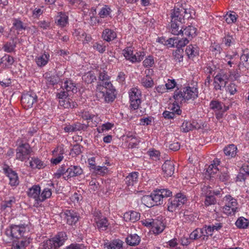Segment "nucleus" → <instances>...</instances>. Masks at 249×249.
Listing matches in <instances>:
<instances>
[{
	"mask_svg": "<svg viewBox=\"0 0 249 249\" xmlns=\"http://www.w3.org/2000/svg\"><path fill=\"white\" fill-rule=\"evenodd\" d=\"M191 16L187 9L182 7H175L171 12V33L173 35H178L180 25L184 22L185 18H188Z\"/></svg>",
	"mask_w": 249,
	"mask_h": 249,
	"instance_id": "nucleus-1",
	"label": "nucleus"
},
{
	"mask_svg": "<svg viewBox=\"0 0 249 249\" xmlns=\"http://www.w3.org/2000/svg\"><path fill=\"white\" fill-rule=\"evenodd\" d=\"M198 97V90L194 87H187L180 89H178L174 93L173 97L176 103H184L189 100L196 99Z\"/></svg>",
	"mask_w": 249,
	"mask_h": 249,
	"instance_id": "nucleus-2",
	"label": "nucleus"
},
{
	"mask_svg": "<svg viewBox=\"0 0 249 249\" xmlns=\"http://www.w3.org/2000/svg\"><path fill=\"white\" fill-rule=\"evenodd\" d=\"M115 89L113 88L111 82H106L102 86L100 85L97 86V95L103 98L106 102H112L116 98L115 94Z\"/></svg>",
	"mask_w": 249,
	"mask_h": 249,
	"instance_id": "nucleus-3",
	"label": "nucleus"
},
{
	"mask_svg": "<svg viewBox=\"0 0 249 249\" xmlns=\"http://www.w3.org/2000/svg\"><path fill=\"white\" fill-rule=\"evenodd\" d=\"M29 231L28 225L25 224L12 225L5 231L6 235L12 238H19L23 237Z\"/></svg>",
	"mask_w": 249,
	"mask_h": 249,
	"instance_id": "nucleus-4",
	"label": "nucleus"
},
{
	"mask_svg": "<svg viewBox=\"0 0 249 249\" xmlns=\"http://www.w3.org/2000/svg\"><path fill=\"white\" fill-rule=\"evenodd\" d=\"M225 205L222 208L223 213L227 215H232L238 211V203L236 199L231 196H226L223 199Z\"/></svg>",
	"mask_w": 249,
	"mask_h": 249,
	"instance_id": "nucleus-5",
	"label": "nucleus"
},
{
	"mask_svg": "<svg viewBox=\"0 0 249 249\" xmlns=\"http://www.w3.org/2000/svg\"><path fill=\"white\" fill-rule=\"evenodd\" d=\"M187 201L186 196L181 193H178L175 197L169 198L168 200V210L173 212L183 205Z\"/></svg>",
	"mask_w": 249,
	"mask_h": 249,
	"instance_id": "nucleus-6",
	"label": "nucleus"
},
{
	"mask_svg": "<svg viewBox=\"0 0 249 249\" xmlns=\"http://www.w3.org/2000/svg\"><path fill=\"white\" fill-rule=\"evenodd\" d=\"M32 152V148L28 143L20 144L16 149V159L21 161L29 159Z\"/></svg>",
	"mask_w": 249,
	"mask_h": 249,
	"instance_id": "nucleus-7",
	"label": "nucleus"
},
{
	"mask_svg": "<svg viewBox=\"0 0 249 249\" xmlns=\"http://www.w3.org/2000/svg\"><path fill=\"white\" fill-rule=\"evenodd\" d=\"M130 103L131 108L138 109L141 103V91L137 88H132L129 91Z\"/></svg>",
	"mask_w": 249,
	"mask_h": 249,
	"instance_id": "nucleus-8",
	"label": "nucleus"
},
{
	"mask_svg": "<svg viewBox=\"0 0 249 249\" xmlns=\"http://www.w3.org/2000/svg\"><path fill=\"white\" fill-rule=\"evenodd\" d=\"M123 52L125 58L132 63L141 62L145 55L144 53L141 51L137 52L134 54L133 49L131 47L126 48Z\"/></svg>",
	"mask_w": 249,
	"mask_h": 249,
	"instance_id": "nucleus-9",
	"label": "nucleus"
},
{
	"mask_svg": "<svg viewBox=\"0 0 249 249\" xmlns=\"http://www.w3.org/2000/svg\"><path fill=\"white\" fill-rule=\"evenodd\" d=\"M37 97L35 93L29 92L22 95L21 102L24 108H31L37 102Z\"/></svg>",
	"mask_w": 249,
	"mask_h": 249,
	"instance_id": "nucleus-10",
	"label": "nucleus"
},
{
	"mask_svg": "<svg viewBox=\"0 0 249 249\" xmlns=\"http://www.w3.org/2000/svg\"><path fill=\"white\" fill-rule=\"evenodd\" d=\"M229 77L226 74L218 73L214 78V88L215 90H222L226 86Z\"/></svg>",
	"mask_w": 249,
	"mask_h": 249,
	"instance_id": "nucleus-11",
	"label": "nucleus"
},
{
	"mask_svg": "<svg viewBox=\"0 0 249 249\" xmlns=\"http://www.w3.org/2000/svg\"><path fill=\"white\" fill-rule=\"evenodd\" d=\"M65 218L67 223L70 225H75L79 220V216L78 213L72 210H67L64 212Z\"/></svg>",
	"mask_w": 249,
	"mask_h": 249,
	"instance_id": "nucleus-12",
	"label": "nucleus"
},
{
	"mask_svg": "<svg viewBox=\"0 0 249 249\" xmlns=\"http://www.w3.org/2000/svg\"><path fill=\"white\" fill-rule=\"evenodd\" d=\"M83 173V170L79 166L71 165L67 168V175L63 177L65 180H68L69 178L79 175Z\"/></svg>",
	"mask_w": 249,
	"mask_h": 249,
	"instance_id": "nucleus-13",
	"label": "nucleus"
},
{
	"mask_svg": "<svg viewBox=\"0 0 249 249\" xmlns=\"http://www.w3.org/2000/svg\"><path fill=\"white\" fill-rule=\"evenodd\" d=\"M210 189V187L207 186H204L202 188V191L205 194L204 204L206 206L214 205L216 202V200L214 196L212 195V191Z\"/></svg>",
	"mask_w": 249,
	"mask_h": 249,
	"instance_id": "nucleus-14",
	"label": "nucleus"
},
{
	"mask_svg": "<svg viewBox=\"0 0 249 249\" xmlns=\"http://www.w3.org/2000/svg\"><path fill=\"white\" fill-rule=\"evenodd\" d=\"M181 28L179 30V33L177 35H182V36H186L185 37H188L187 39H191L192 38L196 36V29L193 26H188L185 28Z\"/></svg>",
	"mask_w": 249,
	"mask_h": 249,
	"instance_id": "nucleus-15",
	"label": "nucleus"
},
{
	"mask_svg": "<svg viewBox=\"0 0 249 249\" xmlns=\"http://www.w3.org/2000/svg\"><path fill=\"white\" fill-rule=\"evenodd\" d=\"M164 175L166 177H171L174 173V164L172 161L167 160L162 166Z\"/></svg>",
	"mask_w": 249,
	"mask_h": 249,
	"instance_id": "nucleus-16",
	"label": "nucleus"
},
{
	"mask_svg": "<svg viewBox=\"0 0 249 249\" xmlns=\"http://www.w3.org/2000/svg\"><path fill=\"white\" fill-rule=\"evenodd\" d=\"M40 187L39 185H34L29 189L27 192L28 196L38 202L40 199Z\"/></svg>",
	"mask_w": 249,
	"mask_h": 249,
	"instance_id": "nucleus-17",
	"label": "nucleus"
},
{
	"mask_svg": "<svg viewBox=\"0 0 249 249\" xmlns=\"http://www.w3.org/2000/svg\"><path fill=\"white\" fill-rule=\"evenodd\" d=\"M5 171L9 178L11 186H17L19 184V180L17 173L9 168L5 169Z\"/></svg>",
	"mask_w": 249,
	"mask_h": 249,
	"instance_id": "nucleus-18",
	"label": "nucleus"
},
{
	"mask_svg": "<svg viewBox=\"0 0 249 249\" xmlns=\"http://www.w3.org/2000/svg\"><path fill=\"white\" fill-rule=\"evenodd\" d=\"M52 239L54 244V248L57 249V248L62 246L66 240V233L65 232H59Z\"/></svg>",
	"mask_w": 249,
	"mask_h": 249,
	"instance_id": "nucleus-19",
	"label": "nucleus"
},
{
	"mask_svg": "<svg viewBox=\"0 0 249 249\" xmlns=\"http://www.w3.org/2000/svg\"><path fill=\"white\" fill-rule=\"evenodd\" d=\"M87 125L82 124L80 123H76L71 125L66 126L65 127L64 130L67 132H72L81 130H85L87 129Z\"/></svg>",
	"mask_w": 249,
	"mask_h": 249,
	"instance_id": "nucleus-20",
	"label": "nucleus"
},
{
	"mask_svg": "<svg viewBox=\"0 0 249 249\" xmlns=\"http://www.w3.org/2000/svg\"><path fill=\"white\" fill-rule=\"evenodd\" d=\"M116 37V33L113 30L108 28L104 30L102 34V38L107 42L113 40Z\"/></svg>",
	"mask_w": 249,
	"mask_h": 249,
	"instance_id": "nucleus-21",
	"label": "nucleus"
},
{
	"mask_svg": "<svg viewBox=\"0 0 249 249\" xmlns=\"http://www.w3.org/2000/svg\"><path fill=\"white\" fill-rule=\"evenodd\" d=\"M124 242L120 239H114L109 242L104 243L105 248L107 249H122Z\"/></svg>",
	"mask_w": 249,
	"mask_h": 249,
	"instance_id": "nucleus-22",
	"label": "nucleus"
},
{
	"mask_svg": "<svg viewBox=\"0 0 249 249\" xmlns=\"http://www.w3.org/2000/svg\"><path fill=\"white\" fill-rule=\"evenodd\" d=\"M240 61L238 65L239 69L240 70L242 67L249 69V51H244V53L240 56Z\"/></svg>",
	"mask_w": 249,
	"mask_h": 249,
	"instance_id": "nucleus-23",
	"label": "nucleus"
},
{
	"mask_svg": "<svg viewBox=\"0 0 249 249\" xmlns=\"http://www.w3.org/2000/svg\"><path fill=\"white\" fill-rule=\"evenodd\" d=\"M124 218L125 221L135 222L140 219V213L135 211H131L124 213Z\"/></svg>",
	"mask_w": 249,
	"mask_h": 249,
	"instance_id": "nucleus-24",
	"label": "nucleus"
},
{
	"mask_svg": "<svg viewBox=\"0 0 249 249\" xmlns=\"http://www.w3.org/2000/svg\"><path fill=\"white\" fill-rule=\"evenodd\" d=\"M61 88L63 90L66 89V91L68 93L70 91H71L72 93H76L77 92V88L75 84L71 80H67L64 83L62 84Z\"/></svg>",
	"mask_w": 249,
	"mask_h": 249,
	"instance_id": "nucleus-25",
	"label": "nucleus"
},
{
	"mask_svg": "<svg viewBox=\"0 0 249 249\" xmlns=\"http://www.w3.org/2000/svg\"><path fill=\"white\" fill-rule=\"evenodd\" d=\"M237 150L236 146L233 144H229L223 149L225 155L229 159L235 157Z\"/></svg>",
	"mask_w": 249,
	"mask_h": 249,
	"instance_id": "nucleus-26",
	"label": "nucleus"
},
{
	"mask_svg": "<svg viewBox=\"0 0 249 249\" xmlns=\"http://www.w3.org/2000/svg\"><path fill=\"white\" fill-rule=\"evenodd\" d=\"M50 55L48 53H44L38 55L35 58V61L38 67H41L46 65L49 60Z\"/></svg>",
	"mask_w": 249,
	"mask_h": 249,
	"instance_id": "nucleus-27",
	"label": "nucleus"
},
{
	"mask_svg": "<svg viewBox=\"0 0 249 249\" xmlns=\"http://www.w3.org/2000/svg\"><path fill=\"white\" fill-rule=\"evenodd\" d=\"M59 105L65 108H73L77 107V104L70 98L59 100Z\"/></svg>",
	"mask_w": 249,
	"mask_h": 249,
	"instance_id": "nucleus-28",
	"label": "nucleus"
},
{
	"mask_svg": "<svg viewBox=\"0 0 249 249\" xmlns=\"http://www.w3.org/2000/svg\"><path fill=\"white\" fill-rule=\"evenodd\" d=\"M98 78L99 82H98L97 86H99L100 85L104 86V83L106 82H110L109 81V76L107 74V72L103 69H100L99 71V76Z\"/></svg>",
	"mask_w": 249,
	"mask_h": 249,
	"instance_id": "nucleus-29",
	"label": "nucleus"
},
{
	"mask_svg": "<svg viewBox=\"0 0 249 249\" xmlns=\"http://www.w3.org/2000/svg\"><path fill=\"white\" fill-rule=\"evenodd\" d=\"M46 80V84L49 86H54L60 82V78L57 75H50L48 73L44 74Z\"/></svg>",
	"mask_w": 249,
	"mask_h": 249,
	"instance_id": "nucleus-30",
	"label": "nucleus"
},
{
	"mask_svg": "<svg viewBox=\"0 0 249 249\" xmlns=\"http://www.w3.org/2000/svg\"><path fill=\"white\" fill-rule=\"evenodd\" d=\"M138 173L134 172L130 173L125 178V183L127 186H133L137 182Z\"/></svg>",
	"mask_w": 249,
	"mask_h": 249,
	"instance_id": "nucleus-31",
	"label": "nucleus"
},
{
	"mask_svg": "<svg viewBox=\"0 0 249 249\" xmlns=\"http://www.w3.org/2000/svg\"><path fill=\"white\" fill-rule=\"evenodd\" d=\"M141 241L140 237L136 234H130L126 238V243L131 246L138 245Z\"/></svg>",
	"mask_w": 249,
	"mask_h": 249,
	"instance_id": "nucleus-32",
	"label": "nucleus"
},
{
	"mask_svg": "<svg viewBox=\"0 0 249 249\" xmlns=\"http://www.w3.org/2000/svg\"><path fill=\"white\" fill-rule=\"evenodd\" d=\"M186 53L190 58H193L198 54V48L196 45H190L186 49Z\"/></svg>",
	"mask_w": 249,
	"mask_h": 249,
	"instance_id": "nucleus-33",
	"label": "nucleus"
},
{
	"mask_svg": "<svg viewBox=\"0 0 249 249\" xmlns=\"http://www.w3.org/2000/svg\"><path fill=\"white\" fill-rule=\"evenodd\" d=\"M209 106L211 109L216 112L221 111L224 107V104L218 100L213 99L210 102Z\"/></svg>",
	"mask_w": 249,
	"mask_h": 249,
	"instance_id": "nucleus-34",
	"label": "nucleus"
},
{
	"mask_svg": "<svg viewBox=\"0 0 249 249\" xmlns=\"http://www.w3.org/2000/svg\"><path fill=\"white\" fill-rule=\"evenodd\" d=\"M30 166L33 169H41L45 167L46 164L37 158H32L29 162Z\"/></svg>",
	"mask_w": 249,
	"mask_h": 249,
	"instance_id": "nucleus-35",
	"label": "nucleus"
},
{
	"mask_svg": "<svg viewBox=\"0 0 249 249\" xmlns=\"http://www.w3.org/2000/svg\"><path fill=\"white\" fill-rule=\"evenodd\" d=\"M163 224L159 221H155L153 223L152 231L155 234H158L162 232L164 229Z\"/></svg>",
	"mask_w": 249,
	"mask_h": 249,
	"instance_id": "nucleus-36",
	"label": "nucleus"
},
{
	"mask_svg": "<svg viewBox=\"0 0 249 249\" xmlns=\"http://www.w3.org/2000/svg\"><path fill=\"white\" fill-rule=\"evenodd\" d=\"M97 227L100 231H106L108 226V223L106 218H99L96 221Z\"/></svg>",
	"mask_w": 249,
	"mask_h": 249,
	"instance_id": "nucleus-37",
	"label": "nucleus"
},
{
	"mask_svg": "<svg viewBox=\"0 0 249 249\" xmlns=\"http://www.w3.org/2000/svg\"><path fill=\"white\" fill-rule=\"evenodd\" d=\"M151 195L153 202L155 203H154V206L161 205L163 203V199L161 196V194H160L158 190L154 191L152 193H151Z\"/></svg>",
	"mask_w": 249,
	"mask_h": 249,
	"instance_id": "nucleus-38",
	"label": "nucleus"
},
{
	"mask_svg": "<svg viewBox=\"0 0 249 249\" xmlns=\"http://www.w3.org/2000/svg\"><path fill=\"white\" fill-rule=\"evenodd\" d=\"M249 224V220L244 217H240L235 222L236 226L239 229H246Z\"/></svg>",
	"mask_w": 249,
	"mask_h": 249,
	"instance_id": "nucleus-39",
	"label": "nucleus"
},
{
	"mask_svg": "<svg viewBox=\"0 0 249 249\" xmlns=\"http://www.w3.org/2000/svg\"><path fill=\"white\" fill-rule=\"evenodd\" d=\"M83 80L87 84H91L96 80V76L94 73L89 71L85 74L82 77Z\"/></svg>",
	"mask_w": 249,
	"mask_h": 249,
	"instance_id": "nucleus-40",
	"label": "nucleus"
},
{
	"mask_svg": "<svg viewBox=\"0 0 249 249\" xmlns=\"http://www.w3.org/2000/svg\"><path fill=\"white\" fill-rule=\"evenodd\" d=\"M183 50L182 49H177L173 51V55L175 61L177 63H179L183 60Z\"/></svg>",
	"mask_w": 249,
	"mask_h": 249,
	"instance_id": "nucleus-41",
	"label": "nucleus"
},
{
	"mask_svg": "<svg viewBox=\"0 0 249 249\" xmlns=\"http://www.w3.org/2000/svg\"><path fill=\"white\" fill-rule=\"evenodd\" d=\"M141 83L146 88H151L154 85L153 80L148 75H146L142 79Z\"/></svg>",
	"mask_w": 249,
	"mask_h": 249,
	"instance_id": "nucleus-42",
	"label": "nucleus"
},
{
	"mask_svg": "<svg viewBox=\"0 0 249 249\" xmlns=\"http://www.w3.org/2000/svg\"><path fill=\"white\" fill-rule=\"evenodd\" d=\"M142 203L148 207H151L154 206V202L153 201L152 195H145L142 198Z\"/></svg>",
	"mask_w": 249,
	"mask_h": 249,
	"instance_id": "nucleus-43",
	"label": "nucleus"
},
{
	"mask_svg": "<svg viewBox=\"0 0 249 249\" xmlns=\"http://www.w3.org/2000/svg\"><path fill=\"white\" fill-rule=\"evenodd\" d=\"M195 126L190 122L184 121L180 127L181 130L183 132H187L189 131L193 130Z\"/></svg>",
	"mask_w": 249,
	"mask_h": 249,
	"instance_id": "nucleus-44",
	"label": "nucleus"
},
{
	"mask_svg": "<svg viewBox=\"0 0 249 249\" xmlns=\"http://www.w3.org/2000/svg\"><path fill=\"white\" fill-rule=\"evenodd\" d=\"M66 174H67V168L66 165L63 164L62 165V166L58 169L56 172L54 174V176L55 178H59L62 175L64 176H66Z\"/></svg>",
	"mask_w": 249,
	"mask_h": 249,
	"instance_id": "nucleus-45",
	"label": "nucleus"
},
{
	"mask_svg": "<svg viewBox=\"0 0 249 249\" xmlns=\"http://www.w3.org/2000/svg\"><path fill=\"white\" fill-rule=\"evenodd\" d=\"M52 191L48 188H45L40 194L39 202H43L46 199L49 198L52 195Z\"/></svg>",
	"mask_w": 249,
	"mask_h": 249,
	"instance_id": "nucleus-46",
	"label": "nucleus"
},
{
	"mask_svg": "<svg viewBox=\"0 0 249 249\" xmlns=\"http://www.w3.org/2000/svg\"><path fill=\"white\" fill-rule=\"evenodd\" d=\"M13 21V27L18 32L26 29V27L24 26L23 23L20 19H14Z\"/></svg>",
	"mask_w": 249,
	"mask_h": 249,
	"instance_id": "nucleus-47",
	"label": "nucleus"
},
{
	"mask_svg": "<svg viewBox=\"0 0 249 249\" xmlns=\"http://www.w3.org/2000/svg\"><path fill=\"white\" fill-rule=\"evenodd\" d=\"M83 146L79 144H76L73 146V147L71 149L70 154L72 157L79 155L82 153V149Z\"/></svg>",
	"mask_w": 249,
	"mask_h": 249,
	"instance_id": "nucleus-48",
	"label": "nucleus"
},
{
	"mask_svg": "<svg viewBox=\"0 0 249 249\" xmlns=\"http://www.w3.org/2000/svg\"><path fill=\"white\" fill-rule=\"evenodd\" d=\"M56 22L61 27L65 26L68 23V17L61 14L57 17Z\"/></svg>",
	"mask_w": 249,
	"mask_h": 249,
	"instance_id": "nucleus-49",
	"label": "nucleus"
},
{
	"mask_svg": "<svg viewBox=\"0 0 249 249\" xmlns=\"http://www.w3.org/2000/svg\"><path fill=\"white\" fill-rule=\"evenodd\" d=\"M112 10L108 5H105L99 13V15L102 18H105L108 16L111 12Z\"/></svg>",
	"mask_w": 249,
	"mask_h": 249,
	"instance_id": "nucleus-50",
	"label": "nucleus"
},
{
	"mask_svg": "<svg viewBox=\"0 0 249 249\" xmlns=\"http://www.w3.org/2000/svg\"><path fill=\"white\" fill-rule=\"evenodd\" d=\"M42 249H54V244L53 240L52 239L44 241L42 243Z\"/></svg>",
	"mask_w": 249,
	"mask_h": 249,
	"instance_id": "nucleus-51",
	"label": "nucleus"
},
{
	"mask_svg": "<svg viewBox=\"0 0 249 249\" xmlns=\"http://www.w3.org/2000/svg\"><path fill=\"white\" fill-rule=\"evenodd\" d=\"M189 39L186 37H184L180 39L177 38V42L175 45L177 49H182V47H184L186 44H187L189 43Z\"/></svg>",
	"mask_w": 249,
	"mask_h": 249,
	"instance_id": "nucleus-52",
	"label": "nucleus"
},
{
	"mask_svg": "<svg viewBox=\"0 0 249 249\" xmlns=\"http://www.w3.org/2000/svg\"><path fill=\"white\" fill-rule=\"evenodd\" d=\"M82 117L83 119L88 121V125H90L89 123L93 122L94 119H96V116L93 114H90L89 112H85L82 113Z\"/></svg>",
	"mask_w": 249,
	"mask_h": 249,
	"instance_id": "nucleus-53",
	"label": "nucleus"
},
{
	"mask_svg": "<svg viewBox=\"0 0 249 249\" xmlns=\"http://www.w3.org/2000/svg\"><path fill=\"white\" fill-rule=\"evenodd\" d=\"M154 64V59L152 56L148 55L143 61L144 67H151Z\"/></svg>",
	"mask_w": 249,
	"mask_h": 249,
	"instance_id": "nucleus-54",
	"label": "nucleus"
},
{
	"mask_svg": "<svg viewBox=\"0 0 249 249\" xmlns=\"http://www.w3.org/2000/svg\"><path fill=\"white\" fill-rule=\"evenodd\" d=\"M224 18L228 24H231L234 23L236 20V16L235 14H232L231 13H227L225 16Z\"/></svg>",
	"mask_w": 249,
	"mask_h": 249,
	"instance_id": "nucleus-55",
	"label": "nucleus"
},
{
	"mask_svg": "<svg viewBox=\"0 0 249 249\" xmlns=\"http://www.w3.org/2000/svg\"><path fill=\"white\" fill-rule=\"evenodd\" d=\"M16 44L11 42H7L3 46L4 51L7 53H11L14 51Z\"/></svg>",
	"mask_w": 249,
	"mask_h": 249,
	"instance_id": "nucleus-56",
	"label": "nucleus"
},
{
	"mask_svg": "<svg viewBox=\"0 0 249 249\" xmlns=\"http://www.w3.org/2000/svg\"><path fill=\"white\" fill-rule=\"evenodd\" d=\"M158 191L160 194H161V196L164 200V198L169 197L172 195V192L168 189H161L158 190Z\"/></svg>",
	"mask_w": 249,
	"mask_h": 249,
	"instance_id": "nucleus-57",
	"label": "nucleus"
},
{
	"mask_svg": "<svg viewBox=\"0 0 249 249\" xmlns=\"http://www.w3.org/2000/svg\"><path fill=\"white\" fill-rule=\"evenodd\" d=\"M93 48L100 53H103L106 51V46L103 44L95 42L93 45Z\"/></svg>",
	"mask_w": 249,
	"mask_h": 249,
	"instance_id": "nucleus-58",
	"label": "nucleus"
},
{
	"mask_svg": "<svg viewBox=\"0 0 249 249\" xmlns=\"http://www.w3.org/2000/svg\"><path fill=\"white\" fill-rule=\"evenodd\" d=\"M200 229L199 228L196 229L190 234V238L192 240H196L201 238Z\"/></svg>",
	"mask_w": 249,
	"mask_h": 249,
	"instance_id": "nucleus-59",
	"label": "nucleus"
},
{
	"mask_svg": "<svg viewBox=\"0 0 249 249\" xmlns=\"http://www.w3.org/2000/svg\"><path fill=\"white\" fill-rule=\"evenodd\" d=\"M230 178L227 169H225L222 172H221L219 176V179L222 182L228 181Z\"/></svg>",
	"mask_w": 249,
	"mask_h": 249,
	"instance_id": "nucleus-60",
	"label": "nucleus"
},
{
	"mask_svg": "<svg viewBox=\"0 0 249 249\" xmlns=\"http://www.w3.org/2000/svg\"><path fill=\"white\" fill-rule=\"evenodd\" d=\"M64 153L65 151L63 145L58 146L53 151V156H63Z\"/></svg>",
	"mask_w": 249,
	"mask_h": 249,
	"instance_id": "nucleus-61",
	"label": "nucleus"
},
{
	"mask_svg": "<svg viewBox=\"0 0 249 249\" xmlns=\"http://www.w3.org/2000/svg\"><path fill=\"white\" fill-rule=\"evenodd\" d=\"M113 126V124L111 123H108L103 124L101 127L97 128V131L99 133H103L105 130H108L110 129Z\"/></svg>",
	"mask_w": 249,
	"mask_h": 249,
	"instance_id": "nucleus-62",
	"label": "nucleus"
},
{
	"mask_svg": "<svg viewBox=\"0 0 249 249\" xmlns=\"http://www.w3.org/2000/svg\"><path fill=\"white\" fill-rule=\"evenodd\" d=\"M171 112L174 114L175 116L176 115H180L181 113V110L179 108V107L178 105L173 104L170 107Z\"/></svg>",
	"mask_w": 249,
	"mask_h": 249,
	"instance_id": "nucleus-63",
	"label": "nucleus"
},
{
	"mask_svg": "<svg viewBox=\"0 0 249 249\" xmlns=\"http://www.w3.org/2000/svg\"><path fill=\"white\" fill-rule=\"evenodd\" d=\"M65 249H85V247L83 244H71Z\"/></svg>",
	"mask_w": 249,
	"mask_h": 249,
	"instance_id": "nucleus-64",
	"label": "nucleus"
}]
</instances>
